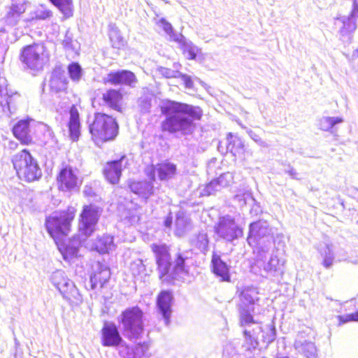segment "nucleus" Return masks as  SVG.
Returning <instances> with one entry per match:
<instances>
[{"label":"nucleus","mask_w":358,"mask_h":358,"mask_svg":"<svg viewBox=\"0 0 358 358\" xmlns=\"http://www.w3.org/2000/svg\"><path fill=\"white\" fill-rule=\"evenodd\" d=\"M244 341H230L224 347L226 358H252L257 350L266 348L275 341L276 329L273 324L262 326L249 314L242 313L241 320Z\"/></svg>","instance_id":"f257e3e1"},{"label":"nucleus","mask_w":358,"mask_h":358,"mask_svg":"<svg viewBox=\"0 0 358 358\" xmlns=\"http://www.w3.org/2000/svg\"><path fill=\"white\" fill-rule=\"evenodd\" d=\"M164 119L162 130L171 134H192L196 127L195 121L200 120L203 110L199 106L169 99H162L159 105Z\"/></svg>","instance_id":"f03ea898"},{"label":"nucleus","mask_w":358,"mask_h":358,"mask_svg":"<svg viewBox=\"0 0 358 358\" xmlns=\"http://www.w3.org/2000/svg\"><path fill=\"white\" fill-rule=\"evenodd\" d=\"M101 333L102 345L120 348L119 353L122 358H148L150 356V345L148 342L130 345L122 338L118 327L113 322H104Z\"/></svg>","instance_id":"7ed1b4c3"},{"label":"nucleus","mask_w":358,"mask_h":358,"mask_svg":"<svg viewBox=\"0 0 358 358\" xmlns=\"http://www.w3.org/2000/svg\"><path fill=\"white\" fill-rule=\"evenodd\" d=\"M123 336L130 341L143 337L145 331L144 313L137 306L127 308L118 317Z\"/></svg>","instance_id":"20e7f679"},{"label":"nucleus","mask_w":358,"mask_h":358,"mask_svg":"<svg viewBox=\"0 0 358 358\" xmlns=\"http://www.w3.org/2000/svg\"><path fill=\"white\" fill-rule=\"evenodd\" d=\"M12 162L21 180L31 182L38 180L42 176V171L37 160L26 149L15 155Z\"/></svg>","instance_id":"39448f33"},{"label":"nucleus","mask_w":358,"mask_h":358,"mask_svg":"<svg viewBox=\"0 0 358 358\" xmlns=\"http://www.w3.org/2000/svg\"><path fill=\"white\" fill-rule=\"evenodd\" d=\"M118 124L115 118L103 113H96L89 125L92 138L101 141L113 140L118 134Z\"/></svg>","instance_id":"423d86ee"},{"label":"nucleus","mask_w":358,"mask_h":358,"mask_svg":"<svg viewBox=\"0 0 358 358\" xmlns=\"http://www.w3.org/2000/svg\"><path fill=\"white\" fill-rule=\"evenodd\" d=\"M50 280L70 305L77 306L81 303L83 299L79 290L74 282L66 276L64 271H54L50 277Z\"/></svg>","instance_id":"0eeeda50"},{"label":"nucleus","mask_w":358,"mask_h":358,"mask_svg":"<svg viewBox=\"0 0 358 358\" xmlns=\"http://www.w3.org/2000/svg\"><path fill=\"white\" fill-rule=\"evenodd\" d=\"M273 241L271 229L266 221L258 220L249 225L247 242L250 246L257 245L262 252H266Z\"/></svg>","instance_id":"6e6552de"},{"label":"nucleus","mask_w":358,"mask_h":358,"mask_svg":"<svg viewBox=\"0 0 358 358\" xmlns=\"http://www.w3.org/2000/svg\"><path fill=\"white\" fill-rule=\"evenodd\" d=\"M73 219V215L68 213L46 217L45 229L57 245H59L60 241H63V238L68 235Z\"/></svg>","instance_id":"1a4fd4ad"},{"label":"nucleus","mask_w":358,"mask_h":358,"mask_svg":"<svg viewBox=\"0 0 358 358\" xmlns=\"http://www.w3.org/2000/svg\"><path fill=\"white\" fill-rule=\"evenodd\" d=\"M152 250L155 255L159 279L162 282H166L168 284L172 283L173 277L171 273L173 268V261L169 252V247L164 244H153L152 245Z\"/></svg>","instance_id":"9d476101"},{"label":"nucleus","mask_w":358,"mask_h":358,"mask_svg":"<svg viewBox=\"0 0 358 358\" xmlns=\"http://www.w3.org/2000/svg\"><path fill=\"white\" fill-rule=\"evenodd\" d=\"M215 232L220 238L231 243L243 235V229L236 222L235 219L229 215L219 218L215 226Z\"/></svg>","instance_id":"9b49d317"},{"label":"nucleus","mask_w":358,"mask_h":358,"mask_svg":"<svg viewBox=\"0 0 358 358\" xmlns=\"http://www.w3.org/2000/svg\"><path fill=\"white\" fill-rule=\"evenodd\" d=\"M45 47L42 44H33L22 48L20 53V60L25 67L40 71L45 64Z\"/></svg>","instance_id":"f8f14e48"},{"label":"nucleus","mask_w":358,"mask_h":358,"mask_svg":"<svg viewBox=\"0 0 358 358\" xmlns=\"http://www.w3.org/2000/svg\"><path fill=\"white\" fill-rule=\"evenodd\" d=\"M101 213L102 208L96 205L84 206L80 215L78 226L82 234L88 237L94 232Z\"/></svg>","instance_id":"ddd939ff"},{"label":"nucleus","mask_w":358,"mask_h":358,"mask_svg":"<svg viewBox=\"0 0 358 358\" xmlns=\"http://www.w3.org/2000/svg\"><path fill=\"white\" fill-rule=\"evenodd\" d=\"M173 301V294L170 290L161 291L157 297V313L163 319L166 326H169L171 323Z\"/></svg>","instance_id":"4468645a"},{"label":"nucleus","mask_w":358,"mask_h":358,"mask_svg":"<svg viewBox=\"0 0 358 358\" xmlns=\"http://www.w3.org/2000/svg\"><path fill=\"white\" fill-rule=\"evenodd\" d=\"M358 18V1L352 0V9L348 15H338L335 20L340 22L342 27L339 30L341 36H345L351 34L357 29L356 20Z\"/></svg>","instance_id":"2eb2a0df"},{"label":"nucleus","mask_w":358,"mask_h":358,"mask_svg":"<svg viewBox=\"0 0 358 358\" xmlns=\"http://www.w3.org/2000/svg\"><path fill=\"white\" fill-rule=\"evenodd\" d=\"M231 266L224 262L220 254L213 251L210 260V270L214 275L222 282H231Z\"/></svg>","instance_id":"dca6fc26"},{"label":"nucleus","mask_w":358,"mask_h":358,"mask_svg":"<svg viewBox=\"0 0 358 358\" xmlns=\"http://www.w3.org/2000/svg\"><path fill=\"white\" fill-rule=\"evenodd\" d=\"M104 81L113 85H124L130 87H135L138 83L136 75L125 69L110 72L104 78Z\"/></svg>","instance_id":"f3484780"},{"label":"nucleus","mask_w":358,"mask_h":358,"mask_svg":"<svg viewBox=\"0 0 358 358\" xmlns=\"http://www.w3.org/2000/svg\"><path fill=\"white\" fill-rule=\"evenodd\" d=\"M57 179L59 189L62 191H72L78 186L77 173L69 166H66L60 170Z\"/></svg>","instance_id":"a211bd4d"},{"label":"nucleus","mask_w":358,"mask_h":358,"mask_svg":"<svg viewBox=\"0 0 358 358\" xmlns=\"http://www.w3.org/2000/svg\"><path fill=\"white\" fill-rule=\"evenodd\" d=\"M190 251L178 252L176 253L174 262H173L172 277L174 280L180 281L187 275L189 270L186 266V261L190 258Z\"/></svg>","instance_id":"6ab92c4d"},{"label":"nucleus","mask_w":358,"mask_h":358,"mask_svg":"<svg viewBox=\"0 0 358 358\" xmlns=\"http://www.w3.org/2000/svg\"><path fill=\"white\" fill-rule=\"evenodd\" d=\"M126 161L124 166L127 164L125 155L119 159L108 162L105 165L103 173L106 179L111 184H117L122 176V166Z\"/></svg>","instance_id":"aec40b11"},{"label":"nucleus","mask_w":358,"mask_h":358,"mask_svg":"<svg viewBox=\"0 0 358 358\" xmlns=\"http://www.w3.org/2000/svg\"><path fill=\"white\" fill-rule=\"evenodd\" d=\"M110 269L106 264L97 262L90 278L91 289H95L99 286L100 288H103L110 278Z\"/></svg>","instance_id":"412c9836"},{"label":"nucleus","mask_w":358,"mask_h":358,"mask_svg":"<svg viewBox=\"0 0 358 358\" xmlns=\"http://www.w3.org/2000/svg\"><path fill=\"white\" fill-rule=\"evenodd\" d=\"M129 187L131 192L145 200L154 194L153 183L147 180L130 181Z\"/></svg>","instance_id":"4be33fe9"},{"label":"nucleus","mask_w":358,"mask_h":358,"mask_svg":"<svg viewBox=\"0 0 358 358\" xmlns=\"http://www.w3.org/2000/svg\"><path fill=\"white\" fill-rule=\"evenodd\" d=\"M13 133L16 138L22 143L28 145L32 141L29 120H22L19 121L13 128Z\"/></svg>","instance_id":"5701e85b"},{"label":"nucleus","mask_w":358,"mask_h":358,"mask_svg":"<svg viewBox=\"0 0 358 358\" xmlns=\"http://www.w3.org/2000/svg\"><path fill=\"white\" fill-rule=\"evenodd\" d=\"M257 293L254 290L245 289L240 294V299L241 302L240 308V320L239 324H241L242 313L249 314L254 320L253 316L251 315L250 311L253 310L250 306L255 304Z\"/></svg>","instance_id":"b1692460"},{"label":"nucleus","mask_w":358,"mask_h":358,"mask_svg":"<svg viewBox=\"0 0 358 358\" xmlns=\"http://www.w3.org/2000/svg\"><path fill=\"white\" fill-rule=\"evenodd\" d=\"M295 349L306 358H317V350L315 343L298 336L294 342Z\"/></svg>","instance_id":"393cba45"},{"label":"nucleus","mask_w":358,"mask_h":358,"mask_svg":"<svg viewBox=\"0 0 358 358\" xmlns=\"http://www.w3.org/2000/svg\"><path fill=\"white\" fill-rule=\"evenodd\" d=\"M174 40L179 43L185 57L188 59H196L197 55L201 52L196 45L182 34L177 36Z\"/></svg>","instance_id":"a878e982"},{"label":"nucleus","mask_w":358,"mask_h":358,"mask_svg":"<svg viewBox=\"0 0 358 358\" xmlns=\"http://www.w3.org/2000/svg\"><path fill=\"white\" fill-rule=\"evenodd\" d=\"M68 80L64 71L61 69H55L52 73L50 80V86L55 92L65 90L67 87Z\"/></svg>","instance_id":"bb28decb"},{"label":"nucleus","mask_w":358,"mask_h":358,"mask_svg":"<svg viewBox=\"0 0 358 358\" xmlns=\"http://www.w3.org/2000/svg\"><path fill=\"white\" fill-rule=\"evenodd\" d=\"M244 144L242 140L232 133L227 136L226 152H230L233 156L236 157L244 153Z\"/></svg>","instance_id":"cd10ccee"},{"label":"nucleus","mask_w":358,"mask_h":358,"mask_svg":"<svg viewBox=\"0 0 358 358\" xmlns=\"http://www.w3.org/2000/svg\"><path fill=\"white\" fill-rule=\"evenodd\" d=\"M175 235L178 237H182L192 227L191 220L182 211L177 213L175 221Z\"/></svg>","instance_id":"c85d7f7f"},{"label":"nucleus","mask_w":358,"mask_h":358,"mask_svg":"<svg viewBox=\"0 0 358 358\" xmlns=\"http://www.w3.org/2000/svg\"><path fill=\"white\" fill-rule=\"evenodd\" d=\"M94 248L100 254L108 253L115 248L114 237L109 234L98 236L94 243Z\"/></svg>","instance_id":"c756f323"},{"label":"nucleus","mask_w":358,"mask_h":358,"mask_svg":"<svg viewBox=\"0 0 358 358\" xmlns=\"http://www.w3.org/2000/svg\"><path fill=\"white\" fill-rule=\"evenodd\" d=\"M122 99V94L114 89L108 90L102 94V100L104 104L117 111L120 110V101Z\"/></svg>","instance_id":"7c9ffc66"},{"label":"nucleus","mask_w":358,"mask_h":358,"mask_svg":"<svg viewBox=\"0 0 358 358\" xmlns=\"http://www.w3.org/2000/svg\"><path fill=\"white\" fill-rule=\"evenodd\" d=\"M68 126L71 140L73 141H78L80 136V123L79 113L74 106L70 110V119Z\"/></svg>","instance_id":"2f4dec72"},{"label":"nucleus","mask_w":358,"mask_h":358,"mask_svg":"<svg viewBox=\"0 0 358 358\" xmlns=\"http://www.w3.org/2000/svg\"><path fill=\"white\" fill-rule=\"evenodd\" d=\"M158 178L160 180H168L172 178L176 173V165L171 162H164L157 164Z\"/></svg>","instance_id":"473e14b6"},{"label":"nucleus","mask_w":358,"mask_h":358,"mask_svg":"<svg viewBox=\"0 0 358 358\" xmlns=\"http://www.w3.org/2000/svg\"><path fill=\"white\" fill-rule=\"evenodd\" d=\"M343 122V119L340 117L323 116L318 120L317 127L322 131L333 132L332 129L334 127Z\"/></svg>","instance_id":"72a5a7b5"},{"label":"nucleus","mask_w":358,"mask_h":358,"mask_svg":"<svg viewBox=\"0 0 358 358\" xmlns=\"http://www.w3.org/2000/svg\"><path fill=\"white\" fill-rule=\"evenodd\" d=\"M66 18H69L73 15V6L72 0H49Z\"/></svg>","instance_id":"f704fd0d"},{"label":"nucleus","mask_w":358,"mask_h":358,"mask_svg":"<svg viewBox=\"0 0 358 358\" xmlns=\"http://www.w3.org/2000/svg\"><path fill=\"white\" fill-rule=\"evenodd\" d=\"M264 270L273 277H279L283 274L282 266L279 264L276 257H271L269 261L264 265Z\"/></svg>","instance_id":"c9c22d12"},{"label":"nucleus","mask_w":358,"mask_h":358,"mask_svg":"<svg viewBox=\"0 0 358 358\" xmlns=\"http://www.w3.org/2000/svg\"><path fill=\"white\" fill-rule=\"evenodd\" d=\"M25 11L12 8L11 6L8 7V10L4 17L5 22L10 27L16 26L20 22L22 14Z\"/></svg>","instance_id":"e433bc0d"},{"label":"nucleus","mask_w":358,"mask_h":358,"mask_svg":"<svg viewBox=\"0 0 358 358\" xmlns=\"http://www.w3.org/2000/svg\"><path fill=\"white\" fill-rule=\"evenodd\" d=\"M322 258V264L325 268H330L334 262L335 256L331 245L326 244L320 251Z\"/></svg>","instance_id":"4c0bfd02"},{"label":"nucleus","mask_w":358,"mask_h":358,"mask_svg":"<svg viewBox=\"0 0 358 358\" xmlns=\"http://www.w3.org/2000/svg\"><path fill=\"white\" fill-rule=\"evenodd\" d=\"M192 244L200 252L205 253L208 250L209 239L206 232H199L192 240Z\"/></svg>","instance_id":"58836bf2"},{"label":"nucleus","mask_w":358,"mask_h":358,"mask_svg":"<svg viewBox=\"0 0 358 358\" xmlns=\"http://www.w3.org/2000/svg\"><path fill=\"white\" fill-rule=\"evenodd\" d=\"M57 245L63 255L64 259L66 260H71L76 257L78 252V248L75 245H71L69 243H66L64 238H63V241H60Z\"/></svg>","instance_id":"ea45409f"},{"label":"nucleus","mask_w":358,"mask_h":358,"mask_svg":"<svg viewBox=\"0 0 358 358\" xmlns=\"http://www.w3.org/2000/svg\"><path fill=\"white\" fill-rule=\"evenodd\" d=\"M68 73L71 79L78 82L83 75V69L77 62H72L68 66Z\"/></svg>","instance_id":"a19ab883"},{"label":"nucleus","mask_w":358,"mask_h":358,"mask_svg":"<svg viewBox=\"0 0 358 358\" xmlns=\"http://www.w3.org/2000/svg\"><path fill=\"white\" fill-rule=\"evenodd\" d=\"M43 131V143L49 147H55L57 143V140L55 136L52 129L48 125H45Z\"/></svg>","instance_id":"79ce46f5"},{"label":"nucleus","mask_w":358,"mask_h":358,"mask_svg":"<svg viewBox=\"0 0 358 358\" xmlns=\"http://www.w3.org/2000/svg\"><path fill=\"white\" fill-rule=\"evenodd\" d=\"M62 44L64 48L67 50L73 51L76 50L75 43L73 41V34L69 29L66 31Z\"/></svg>","instance_id":"37998d69"},{"label":"nucleus","mask_w":358,"mask_h":358,"mask_svg":"<svg viewBox=\"0 0 358 358\" xmlns=\"http://www.w3.org/2000/svg\"><path fill=\"white\" fill-rule=\"evenodd\" d=\"M233 180L232 174L229 172L221 174L218 178H215L216 182L220 186V189L228 187Z\"/></svg>","instance_id":"c03bdc74"},{"label":"nucleus","mask_w":358,"mask_h":358,"mask_svg":"<svg viewBox=\"0 0 358 358\" xmlns=\"http://www.w3.org/2000/svg\"><path fill=\"white\" fill-rule=\"evenodd\" d=\"M220 191H221L220 186L215 179H213L205 186L202 190V194L204 196H210Z\"/></svg>","instance_id":"a18cd8bd"},{"label":"nucleus","mask_w":358,"mask_h":358,"mask_svg":"<svg viewBox=\"0 0 358 358\" xmlns=\"http://www.w3.org/2000/svg\"><path fill=\"white\" fill-rule=\"evenodd\" d=\"M130 269L134 275H138L145 271V266L142 259H136L131 264Z\"/></svg>","instance_id":"49530a36"},{"label":"nucleus","mask_w":358,"mask_h":358,"mask_svg":"<svg viewBox=\"0 0 358 358\" xmlns=\"http://www.w3.org/2000/svg\"><path fill=\"white\" fill-rule=\"evenodd\" d=\"M152 99L148 96H143L138 99V103L142 113H148L152 106Z\"/></svg>","instance_id":"de8ad7c7"},{"label":"nucleus","mask_w":358,"mask_h":358,"mask_svg":"<svg viewBox=\"0 0 358 358\" xmlns=\"http://www.w3.org/2000/svg\"><path fill=\"white\" fill-rule=\"evenodd\" d=\"M52 17V12L43 7L38 8L35 12V17L37 20H45Z\"/></svg>","instance_id":"09e8293b"},{"label":"nucleus","mask_w":358,"mask_h":358,"mask_svg":"<svg viewBox=\"0 0 358 358\" xmlns=\"http://www.w3.org/2000/svg\"><path fill=\"white\" fill-rule=\"evenodd\" d=\"M247 133L249 136L261 147L267 148L268 146L267 143L263 141L255 131L251 129H247Z\"/></svg>","instance_id":"8fccbe9b"},{"label":"nucleus","mask_w":358,"mask_h":358,"mask_svg":"<svg viewBox=\"0 0 358 358\" xmlns=\"http://www.w3.org/2000/svg\"><path fill=\"white\" fill-rule=\"evenodd\" d=\"M159 72L163 76L167 78H178V76H180V71H174L166 67H161Z\"/></svg>","instance_id":"3c124183"},{"label":"nucleus","mask_w":358,"mask_h":358,"mask_svg":"<svg viewBox=\"0 0 358 358\" xmlns=\"http://www.w3.org/2000/svg\"><path fill=\"white\" fill-rule=\"evenodd\" d=\"M339 320L341 323L358 322V310L353 313L339 316Z\"/></svg>","instance_id":"603ef678"},{"label":"nucleus","mask_w":358,"mask_h":358,"mask_svg":"<svg viewBox=\"0 0 358 358\" xmlns=\"http://www.w3.org/2000/svg\"><path fill=\"white\" fill-rule=\"evenodd\" d=\"M156 172H157V165L148 166L145 169V173L152 183L156 180Z\"/></svg>","instance_id":"864d4df0"},{"label":"nucleus","mask_w":358,"mask_h":358,"mask_svg":"<svg viewBox=\"0 0 358 358\" xmlns=\"http://www.w3.org/2000/svg\"><path fill=\"white\" fill-rule=\"evenodd\" d=\"M178 78H180L186 89H192L194 87V83L192 80L191 76L180 72V76Z\"/></svg>","instance_id":"5fc2aeb1"},{"label":"nucleus","mask_w":358,"mask_h":358,"mask_svg":"<svg viewBox=\"0 0 358 358\" xmlns=\"http://www.w3.org/2000/svg\"><path fill=\"white\" fill-rule=\"evenodd\" d=\"M11 3L10 6L12 8H15L17 10L19 9L20 10H26V5H27V0H10Z\"/></svg>","instance_id":"6e6d98bb"},{"label":"nucleus","mask_w":358,"mask_h":358,"mask_svg":"<svg viewBox=\"0 0 358 358\" xmlns=\"http://www.w3.org/2000/svg\"><path fill=\"white\" fill-rule=\"evenodd\" d=\"M159 22L162 27L163 30L167 34L171 35L173 32V29L171 23L167 22L164 18H162L159 20Z\"/></svg>","instance_id":"4d7b16f0"},{"label":"nucleus","mask_w":358,"mask_h":358,"mask_svg":"<svg viewBox=\"0 0 358 358\" xmlns=\"http://www.w3.org/2000/svg\"><path fill=\"white\" fill-rule=\"evenodd\" d=\"M11 100H12V97L11 96H8L6 98V100L5 101V103H3V102L1 101H0V105L2 108V110L4 113L6 112V109L8 111H10V103H11Z\"/></svg>","instance_id":"13d9d810"},{"label":"nucleus","mask_w":358,"mask_h":358,"mask_svg":"<svg viewBox=\"0 0 358 358\" xmlns=\"http://www.w3.org/2000/svg\"><path fill=\"white\" fill-rule=\"evenodd\" d=\"M285 173H288L289 176L293 178V179H298L297 178V176H298V173L296 171V170L291 167L289 165L288 166V169H285Z\"/></svg>","instance_id":"bf43d9fd"},{"label":"nucleus","mask_w":358,"mask_h":358,"mask_svg":"<svg viewBox=\"0 0 358 358\" xmlns=\"http://www.w3.org/2000/svg\"><path fill=\"white\" fill-rule=\"evenodd\" d=\"M173 223V217L171 216V213H170L167 217H166L164 224L166 228H171Z\"/></svg>","instance_id":"052dcab7"},{"label":"nucleus","mask_w":358,"mask_h":358,"mask_svg":"<svg viewBox=\"0 0 358 358\" xmlns=\"http://www.w3.org/2000/svg\"><path fill=\"white\" fill-rule=\"evenodd\" d=\"M6 82V80L4 78L1 79L0 78V85L4 84ZM3 87L0 85V96H2L4 94H6V92H4Z\"/></svg>","instance_id":"680f3d73"},{"label":"nucleus","mask_w":358,"mask_h":358,"mask_svg":"<svg viewBox=\"0 0 358 358\" xmlns=\"http://www.w3.org/2000/svg\"><path fill=\"white\" fill-rule=\"evenodd\" d=\"M122 38H120V40H118V41L113 43V47L116 48H120V46L122 45Z\"/></svg>","instance_id":"e2e57ef3"},{"label":"nucleus","mask_w":358,"mask_h":358,"mask_svg":"<svg viewBox=\"0 0 358 358\" xmlns=\"http://www.w3.org/2000/svg\"><path fill=\"white\" fill-rule=\"evenodd\" d=\"M15 202L20 203V198H14Z\"/></svg>","instance_id":"0e129e2a"},{"label":"nucleus","mask_w":358,"mask_h":358,"mask_svg":"<svg viewBox=\"0 0 358 358\" xmlns=\"http://www.w3.org/2000/svg\"><path fill=\"white\" fill-rule=\"evenodd\" d=\"M353 56L358 57V48L355 50V52L353 53Z\"/></svg>","instance_id":"69168bd1"},{"label":"nucleus","mask_w":358,"mask_h":358,"mask_svg":"<svg viewBox=\"0 0 358 358\" xmlns=\"http://www.w3.org/2000/svg\"><path fill=\"white\" fill-rule=\"evenodd\" d=\"M5 32H6V29H5V28H1V29H0V34H1V33H5Z\"/></svg>","instance_id":"338daca9"},{"label":"nucleus","mask_w":358,"mask_h":358,"mask_svg":"<svg viewBox=\"0 0 358 358\" xmlns=\"http://www.w3.org/2000/svg\"><path fill=\"white\" fill-rule=\"evenodd\" d=\"M14 192H15V193H18V194H20L21 192H20V189H15Z\"/></svg>","instance_id":"774afa93"}]
</instances>
